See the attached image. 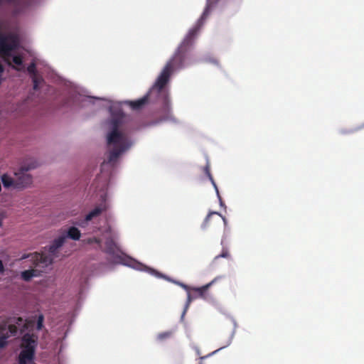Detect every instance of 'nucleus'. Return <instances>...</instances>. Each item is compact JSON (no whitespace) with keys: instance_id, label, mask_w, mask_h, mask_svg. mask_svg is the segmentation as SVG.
<instances>
[{"instance_id":"f257e3e1","label":"nucleus","mask_w":364,"mask_h":364,"mask_svg":"<svg viewBox=\"0 0 364 364\" xmlns=\"http://www.w3.org/2000/svg\"><path fill=\"white\" fill-rule=\"evenodd\" d=\"M190 65L188 55L176 48L166 62L149 91L141 97L131 100L112 101L105 97L90 96L83 87L68 80H62L59 88V109L77 111L95 101L109 103V116L105 121V141L107 151L103 168L119 164L122 156L134 145V139L128 134L125 127L132 121L131 115L126 114L122 105H127L133 111H140L146 105L153 106L154 119L146 126H156L164 122L176 124L173 114L170 99L169 84L176 70Z\"/></svg>"},{"instance_id":"f03ea898","label":"nucleus","mask_w":364,"mask_h":364,"mask_svg":"<svg viewBox=\"0 0 364 364\" xmlns=\"http://www.w3.org/2000/svg\"><path fill=\"white\" fill-rule=\"evenodd\" d=\"M20 48L21 41L17 34L0 33V53L11 58V69L29 75L32 82L33 90L18 103L16 108L21 114L28 115L35 113L36 108L46 97L54 95L56 90L39 73L36 59L28 51L15 53Z\"/></svg>"},{"instance_id":"7ed1b4c3","label":"nucleus","mask_w":364,"mask_h":364,"mask_svg":"<svg viewBox=\"0 0 364 364\" xmlns=\"http://www.w3.org/2000/svg\"><path fill=\"white\" fill-rule=\"evenodd\" d=\"M105 163V159L101 164L100 173L97 174L93 183L89 186V191L93 190L96 193L99 203L96 204L84 215L75 218L76 225L87 233L94 234L93 236L86 239V242L97 246H101L102 243V239L99 237L102 233L100 226L101 216L109 208L107 202L108 189L112 185V179L119 164H116L107 168H103L102 166Z\"/></svg>"},{"instance_id":"20e7f679","label":"nucleus","mask_w":364,"mask_h":364,"mask_svg":"<svg viewBox=\"0 0 364 364\" xmlns=\"http://www.w3.org/2000/svg\"><path fill=\"white\" fill-rule=\"evenodd\" d=\"M105 252L108 255V260L112 264H122L137 271L147 272L149 274L166 281L175 284L183 288L186 292L190 291V287L185 283L174 279L169 276L160 272L154 267H149L137 259L127 255L121 249L119 244L113 237H106Z\"/></svg>"},{"instance_id":"39448f33","label":"nucleus","mask_w":364,"mask_h":364,"mask_svg":"<svg viewBox=\"0 0 364 364\" xmlns=\"http://www.w3.org/2000/svg\"><path fill=\"white\" fill-rule=\"evenodd\" d=\"M220 1V0H206L205 6L200 16L197 20L195 25L188 30L181 43L178 46L177 48L178 49L187 55H189L201 28L203 26L206 19Z\"/></svg>"},{"instance_id":"423d86ee","label":"nucleus","mask_w":364,"mask_h":364,"mask_svg":"<svg viewBox=\"0 0 364 364\" xmlns=\"http://www.w3.org/2000/svg\"><path fill=\"white\" fill-rule=\"evenodd\" d=\"M21 346L17 356L18 364H36L38 336L29 331H21Z\"/></svg>"},{"instance_id":"0eeeda50","label":"nucleus","mask_w":364,"mask_h":364,"mask_svg":"<svg viewBox=\"0 0 364 364\" xmlns=\"http://www.w3.org/2000/svg\"><path fill=\"white\" fill-rule=\"evenodd\" d=\"M65 243L66 241L64 237L59 234L45 247L48 252L46 257L35 255V256L31 257V262L32 265L36 268L51 265L54 259L59 257L60 250Z\"/></svg>"},{"instance_id":"6e6552de","label":"nucleus","mask_w":364,"mask_h":364,"mask_svg":"<svg viewBox=\"0 0 364 364\" xmlns=\"http://www.w3.org/2000/svg\"><path fill=\"white\" fill-rule=\"evenodd\" d=\"M87 280L83 284L80 286L79 292L77 296V301L74 311L68 315V319L63 323L59 324L56 327V342L60 344V350L63 348V341L66 338L71 326L73 325L75 316H77L78 311L80 310L83 300L85 299V291L86 290V284Z\"/></svg>"},{"instance_id":"1a4fd4ad","label":"nucleus","mask_w":364,"mask_h":364,"mask_svg":"<svg viewBox=\"0 0 364 364\" xmlns=\"http://www.w3.org/2000/svg\"><path fill=\"white\" fill-rule=\"evenodd\" d=\"M43 0H0V9H1L4 3H16V12L23 14L32 8L39 5Z\"/></svg>"},{"instance_id":"9d476101","label":"nucleus","mask_w":364,"mask_h":364,"mask_svg":"<svg viewBox=\"0 0 364 364\" xmlns=\"http://www.w3.org/2000/svg\"><path fill=\"white\" fill-rule=\"evenodd\" d=\"M14 175L16 181L15 190H23L31 186L33 176L31 173L21 169H15Z\"/></svg>"},{"instance_id":"9b49d317","label":"nucleus","mask_w":364,"mask_h":364,"mask_svg":"<svg viewBox=\"0 0 364 364\" xmlns=\"http://www.w3.org/2000/svg\"><path fill=\"white\" fill-rule=\"evenodd\" d=\"M80 228L77 225L75 224V219L73 220L72 225L68 226L65 230L60 232L65 240L67 242L68 240H72L74 241H79L81 238L82 233L79 230Z\"/></svg>"},{"instance_id":"f8f14e48","label":"nucleus","mask_w":364,"mask_h":364,"mask_svg":"<svg viewBox=\"0 0 364 364\" xmlns=\"http://www.w3.org/2000/svg\"><path fill=\"white\" fill-rule=\"evenodd\" d=\"M40 166L38 160L33 156H26L19 162V166L16 169H21L25 172L37 168Z\"/></svg>"},{"instance_id":"ddd939ff","label":"nucleus","mask_w":364,"mask_h":364,"mask_svg":"<svg viewBox=\"0 0 364 364\" xmlns=\"http://www.w3.org/2000/svg\"><path fill=\"white\" fill-rule=\"evenodd\" d=\"M28 323L31 326L35 328L38 331H42L44 327L45 316L43 313L39 311H35L28 317Z\"/></svg>"},{"instance_id":"4468645a","label":"nucleus","mask_w":364,"mask_h":364,"mask_svg":"<svg viewBox=\"0 0 364 364\" xmlns=\"http://www.w3.org/2000/svg\"><path fill=\"white\" fill-rule=\"evenodd\" d=\"M41 271L38 269H34L33 268H29L28 269H25L21 272L20 277L22 280L24 282H28L31 281V279L34 277H38L41 276Z\"/></svg>"},{"instance_id":"2eb2a0df","label":"nucleus","mask_w":364,"mask_h":364,"mask_svg":"<svg viewBox=\"0 0 364 364\" xmlns=\"http://www.w3.org/2000/svg\"><path fill=\"white\" fill-rule=\"evenodd\" d=\"M1 181L3 186L6 189H15L16 181L8 173H3L1 176Z\"/></svg>"},{"instance_id":"dca6fc26","label":"nucleus","mask_w":364,"mask_h":364,"mask_svg":"<svg viewBox=\"0 0 364 364\" xmlns=\"http://www.w3.org/2000/svg\"><path fill=\"white\" fill-rule=\"evenodd\" d=\"M226 316L231 321V322L232 323V325H233V329L228 338V339L226 341V346H229L231 345L232 342V340L235 337V335L236 333V330L238 327L237 326V323L236 321V320L235 319V318L230 315V314H227Z\"/></svg>"},{"instance_id":"f3484780","label":"nucleus","mask_w":364,"mask_h":364,"mask_svg":"<svg viewBox=\"0 0 364 364\" xmlns=\"http://www.w3.org/2000/svg\"><path fill=\"white\" fill-rule=\"evenodd\" d=\"M176 332L175 329H171L167 331L159 333L156 336V340L159 342H162L166 339L170 338Z\"/></svg>"},{"instance_id":"a211bd4d","label":"nucleus","mask_w":364,"mask_h":364,"mask_svg":"<svg viewBox=\"0 0 364 364\" xmlns=\"http://www.w3.org/2000/svg\"><path fill=\"white\" fill-rule=\"evenodd\" d=\"M362 129H364V122L362 123L360 125L357 126L352 129H340L338 130V132H339V134H343V135L350 134L355 133Z\"/></svg>"},{"instance_id":"6ab92c4d","label":"nucleus","mask_w":364,"mask_h":364,"mask_svg":"<svg viewBox=\"0 0 364 364\" xmlns=\"http://www.w3.org/2000/svg\"><path fill=\"white\" fill-rule=\"evenodd\" d=\"M200 61L204 62V63H210V64L215 65H216L218 67H220V64H219L218 60L216 58L212 57L209 54L203 55L200 58Z\"/></svg>"},{"instance_id":"aec40b11","label":"nucleus","mask_w":364,"mask_h":364,"mask_svg":"<svg viewBox=\"0 0 364 364\" xmlns=\"http://www.w3.org/2000/svg\"><path fill=\"white\" fill-rule=\"evenodd\" d=\"M9 336L7 333L0 335V352L9 346Z\"/></svg>"},{"instance_id":"412c9836","label":"nucleus","mask_w":364,"mask_h":364,"mask_svg":"<svg viewBox=\"0 0 364 364\" xmlns=\"http://www.w3.org/2000/svg\"><path fill=\"white\" fill-rule=\"evenodd\" d=\"M216 214H219V212L218 211H210L208 213V214L205 216V218H204L201 225H200V228L201 230H206L207 227H208V224L210 221V217L211 215H216Z\"/></svg>"},{"instance_id":"4be33fe9","label":"nucleus","mask_w":364,"mask_h":364,"mask_svg":"<svg viewBox=\"0 0 364 364\" xmlns=\"http://www.w3.org/2000/svg\"><path fill=\"white\" fill-rule=\"evenodd\" d=\"M227 347H228V346H226V343H225L224 346H221L220 348H218L217 350H214V351H213V352H211V353H208V355H206L201 356V357L200 358V360H204V359H205V358H207L211 357V356H213V355H214L217 354V353H218V352H220L221 350H223V349H224V348H227Z\"/></svg>"},{"instance_id":"5701e85b","label":"nucleus","mask_w":364,"mask_h":364,"mask_svg":"<svg viewBox=\"0 0 364 364\" xmlns=\"http://www.w3.org/2000/svg\"><path fill=\"white\" fill-rule=\"evenodd\" d=\"M193 291L197 292L198 296L200 298H203L205 296V293L207 292V291L205 290V289H203L202 286L198 287H193Z\"/></svg>"},{"instance_id":"b1692460","label":"nucleus","mask_w":364,"mask_h":364,"mask_svg":"<svg viewBox=\"0 0 364 364\" xmlns=\"http://www.w3.org/2000/svg\"><path fill=\"white\" fill-rule=\"evenodd\" d=\"M193 297L191 296L190 291H187V299L184 305L185 309H188L191 303L192 302Z\"/></svg>"},{"instance_id":"393cba45","label":"nucleus","mask_w":364,"mask_h":364,"mask_svg":"<svg viewBox=\"0 0 364 364\" xmlns=\"http://www.w3.org/2000/svg\"><path fill=\"white\" fill-rule=\"evenodd\" d=\"M230 254L228 250L223 249L220 255L215 256V259H217L218 258H228Z\"/></svg>"},{"instance_id":"a878e982","label":"nucleus","mask_w":364,"mask_h":364,"mask_svg":"<svg viewBox=\"0 0 364 364\" xmlns=\"http://www.w3.org/2000/svg\"><path fill=\"white\" fill-rule=\"evenodd\" d=\"M230 232V228L229 227V229H226L225 227H224V233H223V235L222 237V240H221V245H223V241L226 238V237L228 235V234Z\"/></svg>"},{"instance_id":"bb28decb","label":"nucleus","mask_w":364,"mask_h":364,"mask_svg":"<svg viewBox=\"0 0 364 364\" xmlns=\"http://www.w3.org/2000/svg\"><path fill=\"white\" fill-rule=\"evenodd\" d=\"M217 195V197L218 198V200H219V205L221 208H226V205L224 203V201L223 200L221 196H220V192H218V194Z\"/></svg>"},{"instance_id":"cd10ccee","label":"nucleus","mask_w":364,"mask_h":364,"mask_svg":"<svg viewBox=\"0 0 364 364\" xmlns=\"http://www.w3.org/2000/svg\"><path fill=\"white\" fill-rule=\"evenodd\" d=\"M216 281V279H214L213 280H212L210 282L205 284V285H203V289H205V290H206L208 291V290L209 289V288L215 283V282Z\"/></svg>"},{"instance_id":"c85d7f7f","label":"nucleus","mask_w":364,"mask_h":364,"mask_svg":"<svg viewBox=\"0 0 364 364\" xmlns=\"http://www.w3.org/2000/svg\"><path fill=\"white\" fill-rule=\"evenodd\" d=\"M216 281V279H214L213 280H212L210 282L205 284V285H203V289H205V290H206L208 291V290L209 289V288L215 283V282Z\"/></svg>"},{"instance_id":"c756f323","label":"nucleus","mask_w":364,"mask_h":364,"mask_svg":"<svg viewBox=\"0 0 364 364\" xmlns=\"http://www.w3.org/2000/svg\"><path fill=\"white\" fill-rule=\"evenodd\" d=\"M219 216L221 217L222 220H223V222L224 223V227L226 228V229H229V227L228 225V220L227 218L223 216L221 213H219V214H218Z\"/></svg>"},{"instance_id":"7c9ffc66","label":"nucleus","mask_w":364,"mask_h":364,"mask_svg":"<svg viewBox=\"0 0 364 364\" xmlns=\"http://www.w3.org/2000/svg\"><path fill=\"white\" fill-rule=\"evenodd\" d=\"M203 170H204V173L206 175V176H209L210 174H211L210 171V168H209L208 162H207V164L204 167Z\"/></svg>"},{"instance_id":"2f4dec72","label":"nucleus","mask_w":364,"mask_h":364,"mask_svg":"<svg viewBox=\"0 0 364 364\" xmlns=\"http://www.w3.org/2000/svg\"><path fill=\"white\" fill-rule=\"evenodd\" d=\"M4 72H5V67L4 66V65H2L0 63V78H4V76H3Z\"/></svg>"},{"instance_id":"473e14b6","label":"nucleus","mask_w":364,"mask_h":364,"mask_svg":"<svg viewBox=\"0 0 364 364\" xmlns=\"http://www.w3.org/2000/svg\"><path fill=\"white\" fill-rule=\"evenodd\" d=\"M6 271V268L4 267V264L3 262L0 259V274H4Z\"/></svg>"},{"instance_id":"72a5a7b5","label":"nucleus","mask_w":364,"mask_h":364,"mask_svg":"<svg viewBox=\"0 0 364 364\" xmlns=\"http://www.w3.org/2000/svg\"><path fill=\"white\" fill-rule=\"evenodd\" d=\"M31 254H28V253H24L23 254L21 257H20V260H25V259H28L30 257H31Z\"/></svg>"},{"instance_id":"f704fd0d","label":"nucleus","mask_w":364,"mask_h":364,"mask_svg":"<svg viewBox=\"0 0 364 364\" xmlns=\"http://www.w3.org/2000/svg\"><path fill=\"white\" fill-rule=\"evenodd\" d=\"M90 181V178H86V179L84 181L85 190H87L88 188Z\"/></svg>"},{"instance_id":"c9c22d12","label":"nucleus","mask_w":364,"mask_h":364,"mask_svg":"<svg viewBox=\"0 0 364 364\" xmlns=\"http://www.w3.org/2000/svg\"><path fill=\"white\" fill-rule=\"evenodd\" d=\"M187 311H188L187 309L183 308V311L181 314V318H180L181 321H183L184 320V317H185V315H186Z\"/></svg>"},{"instance_id":"e433bc0d","label":"nucleus","mask_w":364,"mask_h":364,"mask_svg":"<svg viewBox=\"0 0 364 364\" xmlns=\"http://www.w3.org/2000/svg\"><path fill=\"white\" fill-rule=\"evenodd\" d=\"M212 185L215 191L216 194H218V192H219V190H218L216 183L214 181L213 183H212Z\"/></svg>"},{"instance_id":"4c0bfd02","label":"nucleus","mask_w":364,"mask_h":364,"mask_svg":"<svg viewBox=\"0 0 364 364\" xmlns=\"http://www.w3.org/2000/svg\"><path fill=\"white\" fill-rule=\"evenodd\" d=\"M207 177L208 178L209 181L211 182V183L215 181L213 178L212 174H210L209 176H207Z\"/></svg>"},{"instance_id":"58836bf2","label":"nucleus","mask_w":364,"mask_h":364,"mask_svg":"<svg viewBox=\"0 0 364 364\" xmlns=\"http://www.w3.org/2000/svg\"><path fill=\"white\" fill-rule=\"evenodd\" d=\"M190 346L191 348L194 349L196 350V347H197L193 342L190 343Z\"/></svg>"},{"instance_id":"ea45409f","label":"nucleus","mask_w":364,"mask_h":364,"mask_svg":"<svg viewBox=\"0 0 364 364\" xmlns=\"http://www.w3.org/2000/svg\"><path fill=\"white\" fill-rule=\"evenodd\" d=\"M186 336H187V338H188L190 341H191V336L190 333H186Z\"/></svg>"},{"instance_id":"a19ab883","label":"nucleus","mask_w":364,"mask_h":364,"mask_svg":"<svg viewBox=\"0 0 364 364\" xmlns=\"http://www.w3.org/2000/svg\"><path fill=\"white\" fill-rule=\"evenodd\" d=\"M196 352L198 355L200 354V349L198 348V347H196Z\"/></svg>"},{"instance_id":"79ce46f5","label":"nucleus","mask_w":364,"mask_h":364,"mask_svg":"<svg viewBox=\"0 0 364 364\" xmlns=\"http://www.w3.org/2000/svg\"><path fill=\"white\" fill-rule=\"evenodd\" d=\"M3 225V218L0 219V227Z\"/></svg>"},{"instance_id":"37998d69","label":"nucleus","mask_w":364,"mask_h":364,"mask_svg":"<svg viewBox=\"0 0 364 364\" xmlns=\"http://www.w3.org/2000/svg\"><path fill=\"white\" fill-rule=\"evenodd\" d=\"M199 364H203L202 363H200Z\"/></svg>"}]
</instances>
